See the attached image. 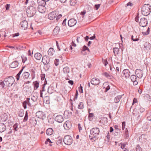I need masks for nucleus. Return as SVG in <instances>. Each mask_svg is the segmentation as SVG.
I'll list each match as a JSON object with an SVG mask.
<instances>
[{
	"label": "nucleus",
	"mask_w": 151,
	"mask_h": 151,
	"mask_svg": "<svg viewBox=\"0 0 151 151\" xmlns=\"http://www.w3.org/2000/svg\"><path fill=\"white\" fill-rule=\"evenodd\" d=\"M25 67V66L22 67L21 69L16 75V78L17 81H18L19 79H20V80L23 81V80L27 79L29 77V73L28 72H24L22 73L20 78V75Z\"/></svg>",
	"instance_id": "f257e3e1"
},
{
	"label": "nucleus",
	"mask_w": 151,
	"mask_h": 151,
	"mask_svg": "<svg viewBox=\"0 0 151 151\" xmlns=\"http://www.w3.org/2000/svg\"><path fill=\"white\" fill-rule=\"evenodd\" d=\"M90 134L89 137L90 139H93L96 138L99 134L100 132L99 128L95 127L91 129L90 131Z\"/></svg>",
	"instance_id": "f03ea898"
},
{
	"label": "nucleus",
	"mask_w": 151,
	"mask_h": 151,
	"mask_svg": "<svg viewBox=\"0 0 151 151\" xmlns=\"http://www.w3.org/2000/svg\"><path fill=\"white\" fill-rule=\"evenodd\" d=\"M62 17L61 14H59L58 12L54 11L50 13L48 15L49 19L50 20H53L56 18V20L58 21Z\"/></svg>",
	"instance_id": "7ed1b4c3"
},
{
	"label": "nucleus",
	"mask_w": 151,
	"mask_h": 151,
	"mask_svg": "<svg viewBox=\"0 0 151 151\" xmlns=\"http://www.w3.org/2000/svg\"><path fill=\"white\" fill-rule=\"evenodd\" d=\"M151 6L149 4H145L142 8V14L147 16L149 14L150 12Z\"/></svg>",
	"instance_id": "20e7f679"
},
{
	"label": "nucleus",
	"mask_w": 151,
	"mask_h": 151,
	"mask_svg": "<svg viewBox=\"0 0 151 151\" xmlns=\"http://www.w3.org/2000/svg\"><path fill=\"white\" fill-rule=\"evenodd\" d=\"M37 8L36 7L31 6L28 7L26 11L27 16L29 17H33L35 14Z\"/></svg>",
	"instance_id": "39448f33"
},
{
	"label": "nucleus",
	"mask_w": 151,
	"mask_h": 151,
	"mask_svg": "<svg viewBox=\"0 0 151 151\" xmlns=\"http://www.w3.org/2000/svg\"><path fill=\"white\" fill-rule=\"evenodd\" d=\"M4 81L5 83L6 86H12L15 81L14 79L12 76L8 77L7 78H5Z\"/></svg>",
	"instance_id": "423d86ee"
},
{
	"label": "nucleus",
	"mask_w": 151,
	"mask_h": 151,
	"mask_svg": "<svg viewBox=\"0 0 151 151\" xmlns=\"http://www.w3.org/2000/svg\"><path fill=\"white\" fill-rule=\"evenodd\" d=\"M63 142L67 145H70L73 142V139L71 136L69 135L65 136L63 139Z\"/></svg>",
	"instance_id": "0eeeda50"
},
{
	"label": "nucleus",
	"mask_w": 151,
	"mask_h": 151,
	"mask_svg": "<svg viewBox=\"0 0 151 151\" xmlns=\"http://www.w3.org/2000/svg\"><path fill=\"white\" fill-rule=\"evenodd\" d=\"M19 124L18 123H16L14 124L12 127H10L9 131V132L8 133L10 134L13 132L14 133L15 132H17L19 129V128L18 127Z\"/></svg>",
	"instance_id": "6e6552de"
},
{
	"label": "nucleus",
	"mask_w": 151,
	"mask_h": 151,
	"mask_svg": "<svg viewBox=\"0 0 151 151\" xmlns=\"http://www.w3.org/2000/svg\"><path fill=\"white\" fill-rule=\"evenodd\" d=\"M135 73L138 78H141L143 75V71L140 69H137L135 71Z\"/></svg>",
	"instance_id": "1a4fd4ad"
},
{
	"label": "nucleus",
	"mask_w": 151,
	"mask_h": 151,
	"mask_svg": "<svg viewBox=\"0 0 151 151\" xmlns=\"http://www.w3.org/2000/svg\"><path fill=\"white\" fill-rule=\"evenodd\" d=\"M19 25L22 29L25 30L27 28L28 23L26 20H23L20 22Z\"/></svg>",
	"instance_id": "9d476101"
},
{
	"label": "nucleus",
	"mask_w": 151,
	"mask_h": 151,
	"mask_svg": "<svg viewBox=\"0 0 151 151\" xmlns=\"http://www.w3.org/2000/svg\"><path fill=\"white\" fill-rule=\"evenodd\" d=\"M36 114L37 118L41 119L42 120H44L46 118L45 114L42 111H38L36 112Z\"/></svg>",
	"instance_id": "9b49d317"
},
{
	"label": "nucleus",
	"mask_w": 151,
	"mask_h": 151,
	"mask_svg": "<svg viewBox=\"0 0 151 151\" xmlns=\"http://www.w3.org/2000/svg\"><path fill=\"white\" fill-rule=\"evenodd\" d=\"M137 77L136 75H132L130 76V79L133 82L134 85H136L138 84L139 79H137Z\"/></svg>",
	"instance_id": "f8f14e48"
},
{
	"label": "nucleus",
	"mask_w": 151,
	"mask_h": 151,
	"mask_svg": "<svg viewBox=\"0 0 151 151\" xmlns=\"http://www.w3.org/2000/svg\"><path fill=\"white\" fill-rule=\"evenodd\" d=\"M90 82L92 84L96 86L99 84L100 80L97 78L94 77L91 80Z\"/></svg>",
	"instance_id": "ddd939ff"
},
{
	"label": "nucleus",
	"mask_w": 151,
	"mask_h": 151,
	"mask_svg": "<svg viewBox=\"0 0 151 151\" xmlns=\"http://www.w3.org/2000/svg\"><path fill=\"white\" fill-rule=\"evenodd\" d=\"M147 20L145 18H142L140 19L139 22V24L140 26L142 27H144L147 26Z\"/></svg>",
	"instance_id": "4468645a"
},
{
	"label": "nucleus",
	"mask_w": 151,
	"mask_h": 151,
	"mask_svg": "<svg viewBox=\"0 0 151 151\" xmlns=\"http://www.w3.org/2000/svg\"><path fill=\"white\" fill-rule=\"evenodd\" d=\"M123 76L126 78H129L130 75V72L129 70L125 69L124 70L123 72Z\"/></svg>",
	"instance_id": "2eb2a0df"
},
{
	"label": "nucleus",
	"mask_w": 151,
	"mask_h": 151,
	"mask_svg": "<svg viewBox=\"0 0 151 151\" xmlns=\"http://www.w3.org/2000/svg\"><path fill=\"white\" fill-rule=\"evenodd\" d=\"M50 59L48 56L45 55L42 57V61L44 64H47L50 62Z\"/></svg>",
	"instance_id": "dca6fc26"
},
{
	"label": "nucleus",
	"mask_w": 151,
	"mask_h": 151,
	"mask_svg": "<svg viewBox=\"0 0 151 151\" xmlns=\"http://www.w3.org/2000/svg\"><path fill=\"white\" fill-rule=\"evenodd\" d=\"M76 21L74 19H71L69 20L68 22V24L70 27L74 26L76 23Z\"/></svg>",
	"instance_id": "f3484780"
},
{
	"label": "nucleus",
	"mask_w": 151,
	"mask_h": 151,
	"mask_svg": "<svg viewBox=\"0 0 151 151\" xmlns=\"http://www.w3.org/2000/svg\"><path fill=\"white\" fill-rule=\"evenodd\" d=\"M55 119L57 122L61 123L63 121L64 119L62 115H58L55 117Z\"/></svg>",
	"instance_id": "a211bd4d"
},
{
	"label": "nucleus",
	"mask_w": 151,
	"mask_h": 151,
	"mask_svg": "<svg viewBox=\"0 0 151 151\" xmlns=\"http://www.w3.org/2000/svg\"><path fill=\"white\" fill-rule=\"evenodd\" d=\"M71 123L69 121H66L63 124V127L67 130L70 129L71 127Z\"/></svg>",
	"instance_id": "6ab92c4d"
},
{
	"label": "nucleus",
	"mask_w": 151,
	"mask_h": 151,
	"mask_svg": "<svg viewBox=\"0 0 151 151\" xmlns=\"http://www.w3.org/2000/svg\"><path fill=\"white\" fill-rule=\"evenodd\" d=\"M37 9L38 11L40 13H43L45 12V6L38 5L37 7Z\"/></svg>",
	"instance_id": "aec40b11"
},
{
	"label": "nucleus",
	"mask_w": 151,
	"mask_h": 151,
	"mask_svg": "<svg viewBox=\"0 0 151 151\" xmlns=\"http://www.w3.org/2000/svg\"><path fill=\"white\" fill-rule=\"evenodd\" d=\"M103 86L105 88V91L106 92L107 91L110 89L109 85L107 83H104L103 84Z\"/></svg>",
	"instance_id": "412c9836"
},
{
	"label": "nucleus",
	"mask_w": 151,
	"mask_h": 151,
	"mask_svg": "<svg viewBox=\"0 0 151 151\" xmlns=\"http://www.w3.org/2000/svg\"><path fill=\"white\" fill-rule=\"evenodd\" d=\"M6 129V125L3 123H0V132H4Z\"/></svg>",
	"instance_id": "4be33fe9"
},
{
	"label": "nucleus",
	"mask_w": 151,
	"mask_h": 151,
	"mask_svg": "<svg viewBox=\"0 0 151 151\" xmlns=\"http://www.w3.org/2000/svg\"><path fill=\"white\" fill-rule=\"evenodd\" d=\"M144 48L145 50H149L151 47V45L148 42H146L144 45Z\"/></svg>",
	"instance_id": "5701e85b"
},
{
	"label": "nucleus",
	"mask_w": 151,
	"mask_h": 151,
	"mask_svg": "<svg viewBox=\"0 0 151 151\" xmlns=\"http://www.w3.org/2000/svg\"><path fill=\"white\" fill-rule=\"evenodd\" d=\"M34 57L36 60H40L41 59L42 55L40 53L37 52L35 54Z\"/></svg>",
	"instance_id": "b1692460"
},
{
	"label": "nucleus",
	"mask_w": 151,
	"mask_h": 151,
	"mask_svg": "<svg viewBox=\"0 0 151 151\" xmlns=\"http://www.w3.org/2000/svg\"><path fill=\"white\" fill-rule=\"evenodd\" d=\"M46 2L44 0H37V1L39 6H45L46 4Z\"/></svg>",
	"instance_id": "393cba45"
},
{
	"label": "nucleus",
	"mask_w": 151,
	"mask_h": 151,
	"mask_svg": "<svg viewBox=\"0 0 151 151\" xmlns=\"http://www.w3.org/2000/svg\"><path fill=\"white\" fill-rule=\"evenodd\" d=\"M104 75L106 76L107 78L113 80L114 79V77L111 75H110L108 73L105 72L104 73Z\"/></svg>",
	"instance_id": "a878e982"
},
{
	"label": "nucleus",
	"mask_w": 151,
	"mask_h": 151,
	"mask_svg": "<svg viewBox=\"0 0 151 151\" xmlns=\"http://www.w3.org/2000/svg\"><path fill=\"white\" fill-rule=\"evenodd\" d=\"M8 116L6 113L4 114L1 116V119L2 121H6L8 119Z\"/></svg>",
	"instance_id": "bb28decb"
},
{
	"label": "nucleus",
	"mask_w": 151,
	"mask_h": 151,
	"mask_svg": "<svg viewBox=\"0 0 151 151\" xmlns=\"http://www.w3.org/2000/svg\"><path fill=\"white\" fill-rule=\"evenodd\" d=\"M34 85V89L35 90H36L39 87V83L37 81H34L33 82Z\"/></svg>",
	"instance_id": "cd10ccee"
},
{
	"label": "nucleus",
	"mask_w": 151,
	"mask_h": 151,
	"mask_svg": "<svg viewBox=\"0 0 151 151\" xmlns=\"http://www.w3.org/2000/svg\"><path fill=\"white\" fill-rule=\"evenodd\" d=\"M53 130L51 128H48L46 130V133L47 135H50L53 133Z\"/></svg>",
	"instance_id": "c85d7f7f"
},
{
	"label": "nucleus",
	"mask_w": 151,
	"mask_h": 151,
	"mask_svg": "<svg viewBox=\"0 0 151 151\" xmlns=\"http://www.w3.org/2000/svg\"><path fill=\"white\" fill-rule=\"evenodd\" d=\"M19 63L17 61H14L10 65V67L11 68H14L17 67L18 66Z\"/></svg>",
	"instance_id": "c756f323"
},
{
	"label": "nucleus",
	"mask_w": 151,
	"mask_h": 151,
	"mask_svg": "<svg viewBox=\"0 0 151 151\" xmlns=\"http://www.w3.org/2000/svg\"><path fill=\"white\" fill-rule=\"evenodd\" d=\"M54 50L53 48L50 47L48 50L47 52L49 55L52 56L53 55L54 53Z\"/></svg>",
	"instance_id": "7c9ffc66"
},
{
	"label": "nucleus",
	"mask_w": 151,
	"mask_h": 151,
	"mask_svg": "<svg viewBox=\"0 0 151 151\" xmlns=\"http://www.w3.org/2000/svg\"><path fill=\"white\" fill-rule=\"evenodd\" d=\"M45 84L44 83L42 85V89H41L40 91V96L41 97H43V92L45 91Z\"/></svg>",
	"instance_id": "2f4dec72"
},
{
	"label": "nucleus",
	"mask_w": 151,
	"mask_h": 151,
	"mask_svg": "<svg viewBox=\"0 0 151 151\" xmlns=\"http://www.w3.org/2000/svg\"><path fill=\"white\" fill-rule=\"evenodd\" d=\"M60 27L58 26H56L53 30V32L55 34L57 35L60 32Z\"/></svg>",
	"instance_id": "473e14b6"
},
{
	"label": "nucleus",
	"mask_w": 151,
	"mask_h": 151,
	"mask_svg": "<svg viewBox=\"0 0 151 151\" xmlns=\"http://www.w3.org/2000/svg\"><path fill=\"white\" fill-rule=\"evenodd\" d=\"M122 97V95H119L115 97L114 99L115 102L116 103H118L120 101V99H121Z\"/></svg>",
	"instance_id": "72a5a7b5"
},
{
	"label": "nucleus",
	"mask_w": 151,
	"mask_h": 151,
	"mask_svg": "<svg viewBox=\"0 0 151 151\" xmlns=\"http://www.w3.org/2000/svg\"><path fill=\"white\" fill-rule=\"evenodd\" d=\"M38 94L37 93H36V94L35 95H33L32 97L31 98V99L33 100V102H35L38 99Z\"/></svg>",
	"instance_id": "f704fd0d"
},
{
	"label": "nucleus",
	"mask_w": 151,
	"mask_h": 151,
	"mask_svg": "<svg viewBox=\"0 0 151 151\" xmlns=\"http://www.w3.org/2000/svg\"><path fill=\"white\" fill-rule=\"evenodd\" d=\"M63 71L65 73H68L70 72V70L69 67H65L63 68Z\"/></svg>",
	"instance_id": "c9c22d12"
},
{
	"label": "nucleus",
	"mask_w": 151,
	"mask_h": 151,
	"mask_svg": "<svg viewBox=\"0 0 151 151\" xmlns=\"http://www.w3.org/2000/svg\"><path fill=\"white\" fill-rule=\"evenodd\" d=\"M77 3L76 0H70V5L74 6Z\"/></svg>",
	"instance_id": "e433bc0d"
},
{
	"label": "nucleus",
	"mask_w": 151,
	"mask_h": 151,
	"mask_svg": "<svg viewBox=\"0 0 151 151\" xmlns=\"http://www.w3.org/2000/svg\"><path fill=\"white\" fill-rule=\"evenodd\" d=\"M56 46L59 51H60L61 49H63V50L64 49L62 48L63 46H62L61 44L60 45H59L57 41H56Z\"/></svg>",
	"instance_id": "4c0bfd02"
},
{
	"label": "nucleus",
	"mask_w": 151,
	"mask_h": 151,
	"mask_svg": "<svg viewBox=\"0 0 151 151\" xmlns=\"http://www.w3.org/2000/svg\"><path fill=\"white\" fill-rule=\"evenodd\" d=\"M114 55L116 56V55L118 54V52L119 51V49L118 47H115L113 49Z\"/></svg>",
	"instance_id": "58836bf2"
},
{
	"label": "nucleus",
	"mask_w": 151,
	"mask_h": 151,
	"mask_svg": "<svg viewBox=\"0 0 151 151\" xmlns=\"http://www.w3.org/2000/svg\"><path fill=\"white\" fill-rule=\"evenodd\" d=\"M86 50H88L89 52L90 51L88 47L86 45H84L83 47L82 50L81 51V52L82 53H83V52L85 51Z\"/></svg>",
	"instance_id": "ea45409f"
},
{
	"label": "nucleus",
	"mask_w": 151,
	"mask_h": 151,
	"mask_svg": "<svg viewBox=\"0 0 151 151\" xmlns=\"http://www.w3.org/2000/svg\"><path fill=\"white\" fill-rule=\"evenodd\" d=\"M151 112H148L146 114V116H147V119L149 121L151 120Z\"/></svg>",
	"instance_id": "a19ab883"
},
{
	"label": "nucleus",
	"mask_w": 151,
	"mask_h": 151,
	"mask_svg": "<svg viewBox=\"0 0 151 151\" xmlns=\"http://www.w3.org/2000/svg\"><path fill=\"white\" fill-rule=\"evenodd\" d=\"M131 39L134 41H138L139 40V38H137V37H134L133 35L132 36Z\"/></svg>",
	"instance_id": "79ce46f5"
},
{
	"label": "nucleus",
	"mask_w": 151,
	"mask_h": 151,
	"mask_svg": "<svg viewBox=\"0 0 151 151\" xmlns=\"http://www.w3.org/2000/svg\"><path fill=\"white\" fill-rule=\"evenodd\" d=\"M83 108V102H80L78 105V108L82 109Z\"/></svg>",
	"instance_id": "37998d69"
},
{
	"label": "nucleus",
	"mask_w": 151,
	"mask_h": 151,
	"mask_svg": "<svg viewBox=\"0 0 151 151\" xmlns=\"http://www.w3.org/2000/svg\"><path fill=\"white\" fill-rule=\"evenodd\" d=\"M28 113H27V111H26V113H25V116L24 117V119L23 120V121L24 122L26 121L28 119Z\"/></svg>",
	"instance_id": "c03bdc74"
},
{
	"label": "nucleus",
	"mask_w": 151,
	"mask_h": 151,
	"mask_svg": "<svg viewBox=\"0 0 151 151\" xmlns=\"http://www.w3.org/2000/svg\"><path fill=\"white\" fill-rule=\"evenodd\" d=\"M22 60V62L23 63H24L27 60V58L26 57L23 56H21Z\"/></svg>",
	"instance_id": "a18cd8bd"
},
{
	"label": "nucleus",
	"mask_w": 151,
	"mask_h": 151,
	"mask_svg": "<svg viewBox=\"0 0 151 151\" xmlns=\"http://www.w3.org/2000/svg\"><path fill=\"white\" fill-rule=\"evenodd\" d=\"M136 151H142V148L140 147L139 145H138L136 147Z\"/></svg>",
	"instance_id": "49530a36"
},
{
	"label": "nucleus",
	"mask_w": 151,
	"mask_h": 151,
	"mask_svg": "<svg viewBox=\"0 0 151 151\" xmlns=\"http://www.w3.org/2000/svg\"><path fill=\"white\" fill-rule=\"evenodd\" d=\"M150 32V28L148 27L147 31L145 32H143L144 35H148Z\"/></svg>",
	"instance_id": "de8ad7c7"
},
{
	"label": "nucleus",
	"mask_w": 151,
	"mask_h": 151,
	"mask_svg": "<svg viewBox=\"0 0 151 151\" xmlns=\"http://www.w3.org/2000/svg\"><path fill=\"white\" fill-rule=\"evenodd\" d=\"M22 104H23V106L24 108V109H26L27 108V102L25 101H24L22 103Z\"/></svg>",
	"instance_id": "09e8293b"
},
{
	"label": "nucleus",
	"mask_w": 151,
	"mask_h": 151,
	"mask_svg": "<svg viewBox=\"0 0 151 151\" xmlns=\"http://www.w3.org/2000/svg\"><path fill=\"white\" fill-rule=\"evenodd\" d=\"M53 87H52V86H50V87H49L48 88V91H47V92L49 93H50V94H51L53 92L52 91H51V89H52V88H53Z\"/></svg>",
	"instance_id": "8fccbe9b"
},
{
	"label": "nucleus",
	"mask_w": 151,
	"mask_h": 151,
	"mask_svg": "<svg viewBox=\"0 0 151 151\" xmlns=\"http://www.w3.org/2000/svg\"><path fill=\"white\" fill-rule=\"evenodd\" d=\"M24 115L23 111H19V116L22 117Z\"/></svg>",
	"instance_id": "3c124183"
},
{
	"label": "nucleus",
	"mask_w": 151,
	"mask_h": 151,
	"mask_svg": "<svg viewBox=\"0 0 151 151\" xmlns=\"http://www.w3.org/2000/svg\"><path fill=\"white\" fill-rule=\"evenodd\" d=\"M0 85H1L3 88H4L5 86H6V84H5V83L4 81V80L0 82Z\"/></svg>",
	"instance_id": "603ef678"
},
{
	"label": "nucleus",
	"mask_w": 151,
	"mask_h": 151,
	"mask_svg": "<svg viewBox=\"0 0 151 151\" xmlns=\"http://www.w3.org/2000/svg\"><path fill=\"white\" fill-rule=\"evenodd\" d=\"M100 6V4H95L94 6V7L95 8L96 10H97L99 8Z\"/></svg>",
	"instance_id": "864d4df0"
},
{
	"label": "nucleus",
	"mask_w": 151,
	"mask_h": 151,
	"mask_svg": "<svg viewBox=\"0 0 151 151\" xmlns=\"http://www.w3.org/2000/svg\"><path fill=\"white\" fill-rule=\"evenodd\" d=\"M45 77V74H42L41 75V79L42 80H44Z\"/></svg>",
	"instance_id": "5fc2aeb1"
},
{
	"label": "nucleus",
	"mask_w": 151,
	"mask_h": 151,
	"mask_svg": "<svg viewBox=\"0 0 151 151\" xmlns=\"http://www.w3.org/2000/svg\"><path fill=\"white\" fill-rule=\"evenodd\" d=\"M10 4H7L6 6H5V7L6 8V10H9V8L10 7Z\"/></svg>",
	"instance_id": "6e6d98bb"
},
{
	"label": "nucleus",
	"mask_w": 151,
	"mask_h": 151,
	"mask_svg": "<svg viewBox=\"0 0 151 151\" xmlns=\"http://www.w3.org/2000/svg\"><path fill=\"white\" fill-rule=\"evenodd\" d=\"M79 90L80 93L83 92V87L81 85H80V87L79 88Z\"/></svg>",
	"instance_id": "4d7b16f0"
},
{
	"label": "nucleus",
	"mask_w": 151,
	"mask_h": 151,
	"mask_svg": "<svg viewBox=\"0 0 151 151\" xmlns=\"http://www.w3.org/2000/svg\"><path fill=\"white\" fill-rule=\"evenodd\" d=\"M48 142H49L50 143H52V142L51 141L50 139L49 138H47V139L46 141L45 142V143L46 144H48Z\"/></svg>",
	"instance_id": "13d9d810"
},
{
	"label": "nucleus",
	"mask_w": 151,
	"mask_h": 151,
	"mask_svg": "<svg viewBox=\"0 0 151 151\" xmlns=\"http://www.w3.org/2000/svg\"><path fill=\"white\" fill-rule=\"evenodd\" d=\"M125 122H122V130H124V129L125 128Z\"/></svg>",
	"instance_id": "bf43d9fd"
},
{
	"label": "nucleus",
	"mask_w": 151,
	"mask_h": 151,
	"mask_svg": "<svg viewBox=\"0 0 151 151\" xmlns=\"http://www.w3.org/2000/svg\"><path fill=\"white\" fill-rule=\"evenodd\" d=\"M145 109L143 108L140 107L139 109V110L141 113H142L145 111Z\"/></svg>",
	"instance_id": "052dcab7"
},
{
	"label": "nucleus",
	"mask_w": 151,
	"mask_h": 151,
	"mask_svg": "<svg viewBox=\"0 0 151 151\" xmlns=\"http://www.w3.org/2000/svg\"><path fill=\"white\" fill-rule=\"evenodd\" d=\"M133 4L131 3L130 2H129L127 3V4H126V6H133Z\"/></svg>",
	"instance_id": "680f3d73"
},
{
	"label": "nucleus",
	"mask_w": 151,
	"mask_h": 151,
	"mask_svg": "<svg viewBox=\"0 0 151 151\" xmlns=\"http://www.w3.org/2000/svg\"><path fill=\"white\" fill-rule=\"evenodd\" d=\"M118 127H119L117 125H115L114 126V128L117 131H119V129Z\"/></svg>",
	"instance_id": "e2e57ef3"
},
{
	"label": "nucleus",
	"mask_w": 151,
	"mask_h": 151,
	"mask_svg": "<svg viewBox=\"0 0 151 151\" xmlns=\"http://www.w3.org/2000/svg\"><path fill=\"white\" fill-rule=\"evenodd\" d=\"M59 61L58 59H56L55 61V65L57 66L58 64V62Z\"/></svg>",
	"instance_id": "0e129e2a"
},
{
	"label": "nucleus",
	"mask_w": 151,
	"mask_h": 151,
	"mask_svg": "<svg viewBox=\"0 0 151 151\" xmlns=\"http://www.w3.org/2000/svg\"><path fill=\"white\" fill-rule=\"evenodd\" d=\"M137 99L135 98H134L133 101L132 102V105H133L134 104L137 103Z\"/></svg>",
	"instance_id": "69168bd1"
},
{
	"label": "nucleus",
	"mask_w": 151,
	"mask_h": 151,
	"mask_svg": "<svg viewBox=\"0 0 151 151\" xmlns=\"http://www.w3.org/2000/svg\"><path fill=\"white\" fill-rule=\"evenodd\" d=\"M57 143L58 145L60 144L61 145L62 144V142L61 140H59L57 142Z\"/></svg>",
	"instance_id": "338daca9"
},
{
	"label": "nucleus",
	"mask_w": 151,
	"mask_h": 151,
	"mask_svg": "<svg viewBox=\"0 0 151 151\" xmlns=\"http://www.w3.org/2000/svg\"><path fill=\"white\" fill-rule=\"evenodd\" d=\"M53 119L50 118L48 119V122L50 123V124H52L53 123Z\"/></svg>",
	"instance_id": "774afa93"
}]
</instances>
